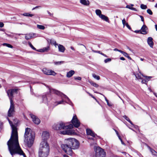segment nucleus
<instances>
[{"label": "nucleus", "mask_w": 157, "mask_h": 157, "mask_svg": "<svg viewBox=\"0 0 157 157\" xmlns=\"http://www.w3.org/2000/svg\"><path fill=\"white\" fill-rule=\"evenodd\" d=\"M119 52H120V53H122V54L124 52H123L121 50H119Z\"/></svg>", "instance_id": "4d7b16f0"}, {"label": "nucleus", "mask_w": 157, "mask_h": 157, "mask_svg": "<svg viewBox=\"0 0 157 157\" xmlns=\"http://www.w3.org/2000/svg\"><path fill=\"white\" fill-rule=\"evenodd\" d=\"M140 8L142 9H146L147 8V6L146 5H144L143 4H141L140 5Z\"/></svg>", "instance_id": "72a5a7b5"}, {"label": "nucleus", "mask_w": 157, "mask_h": 157, "mask_svg": "<svg viewBox=\"0 0 157 157\" xmlns=\"http://www.w3.org/2000/svg\"><path fill=\"white\" fill-rule=\"evenodd\" d=\"M17 93V89H12L8 90L7 91V95L10 99V107L8 111V116L12 117L14 112V103L13 102L12 98L13 95Z\"/></svg>", "instance_id": "423d86ee"}, {"label": "nucleus", "mask_w": 157, "mask_h": 157, "mask_svg": "<svg viewBox=\"0 0 157 157\" xmlns=\"http://www.w3.org/2000/svg\"><path fill=\"white\" fill-rule=\"evenodd\" d=\"M93 51L94 52H97L98 51Z\"/></svg>", "instance_id": "774afa93"}, {"label": "nucleus", "mask_w": 157, "mask_h": 157, "mask_svg": "<svg viewBox=\"0 0 157 157\" xmlns=\"http://www.w3.org/2000/svg\"><path fill=\"white\" fill-rule=\"evenodd\" d=\"M123 117L126 120L127 119L128 117H127L126 116H123Z\"/></svg>", "instance_id": "6e6d98bb"}, {"label": "nucleus", "mask_w": 157, "mask_h": 157, "mask_svg": "<svg viewBox=\"0 0 157 157\" xmlns=\"http://www.w3.org/2000/svg\"><path fill=\"white\" fill-rule=\"evenodd\" d=\"M122 23L124 27L125 25H126V27L129 29H131V28L129 25H128L127 23H126L125 19H123L122 20Z\"/></svg>", "instance_id": "b1692460"}, {"label": "nucleus", "mask_w": 157, "mask_h": 157, "mask_svg": "<svg viewBox=\"0 0 157 157\" xmlns=\"http://www.w3.org/2000/svg\"><path fill=\"white\" fill-rule=\"evenodd\" d=\"M95 13L96 15L98 16L102 20L104 21L107 22H109V19L108 17L105 15L101 14V12L100 10H95Z\"/></svg>", "instance_id": "6e6552de"}, {"label": "nucleus", "mask_w": 157, "mask_h": 157, "mask_svg": "<svg viewBox=\"0 0 157 157\" xmlns=\"http://www.w3.org/2000/svg\"><path fill=\"white\" fill-rule=\"evenodd\" d=\"M72 123L76 128H78L80 125V122L75 115L73 117L72 120Z\"/></svg>", "instance_id": "9d476101"}, {"label": "nucleus", "mask_w": 157, "mask_h": 157, "mask_svg": "<svg viewBox=\"0 0 157 157\" xmlns=\"http://www.w3.org/2000/svg\"><path fill=\"white\" fill-rule=\"evenodd\" d=\"M140 59L141 61H143L144 59L143 58H140Z\"/></svg>", "instance_id": "338daca9"}, {"label": "nucleus", "mask_w": 157, "mask_h": 157, "mask_svg": "<svg viewBox=\"0 0 157 157\" xmlns=\"http://www.w3.org/2000/svg\"><path fill=\"white\" fill-rule=\"evenodd\" d=\"M147 43L151 48H153L154 43L153 41V38L152 37H149L147 38Z\"/></svg>", "instance_id": "dca6fc26"}, {"label": "nucleus", "mask_w": 157, "mask_h": 157, "mask_svg": "<svg viewBox=\"0 0 157 157\" xmlns=\"http://www.w3.org/2000/svg\"><path fill=\"white\" fill-rule=\"evenodd\" d=\"M111 61V59L110 58H107L106 59H105L104 60V62L105 63H107L108 62H110Z\"/></svg>", "instance_id": "c9c22d12"}, {"label": "nucleus", "mask_w": 157, "mask_h": 157, "mask_svg": "<svg viewBox=\"0 0 157 157\" xmlns=\"http://www.w3.org/2000/svg\"><path fill=\"white\" fill-rule=\"evenodd\" d=\"M8 120L12 128L10 138L7 143L10 153L12 156L18 154L23 155V157H26L19 144L17 128L15 126L12 124L11 121L8 118Z\"/></svg>", "instance_id": "f257e3e1"}, {"label": "nucleus", "mask_w": 157, "mask_h": 157, "mask_svg": "<svg viewBox=\"0 0 157 157\" xmlns=\"http://www.w3.org/2000/svg\"><path fill=\"white\" fill-rule=\"evenodd\" d=\"M89 95L91 97H92L93 98H94V99H95L96 100V98H94V96H93V95H92L91 94L89 93Z\"/></svg>", "instance_id": "603ef678"}, {"label": "nucleus", "mask_w": 157, "mask_h": 157, "mask_svg": "<svg viewBox=\"0 0 157 157\" xmlns=\"http://www.w3.org/2000/svg\"><path fill=\"white\" fill-rule=\"evenodd\" d=\"M63 61H60V62H56V64H62L63 63Z\"/></svg>", "instance_id": "37998d69"}, {"label": "nucleus", "mask_w": 157, "mask_h": 157, "mask_svg": "<svg viewBox=\"0 0 157 157\" xmlns=\"http://www.w3.org/2000/svg\"><path fill=\"white\" fill-rule=\"evenodd\" d=\"M88 82L91 84V85L97 88L99 86L98 84L95 82H94L93 81H89Z\"/></svg>", "instance_id": "bb28decb"}, {"label": "nucleus", "mask_w": 157, "mask_h": 157, "mask_svg": "<svg viewBox=\"0 0 157 157\" xmlns=\"http://www.w3.org/2000/svg\"><path fill=\"white\" fill-rule=\"evenodd\" d=\"M4 46H5L8 47L13 48V46L11 44H8L4 43L3 44Z\"/></svg>", "instance_id": "473e14b6"}, {"label": "nucleus", "mask_w": 157, "mask_h": 157, "mask_svg": "<svg viewBox=\"0 0 157 157\" xmlns=\"http://www.w3.org/2000/svg\"><path fill=\"white\" fill-rule=\"evenodd\" d=\"M155 7L156 8H157V3L155 4Z\"/></svg>", "instance_id": "e2e57ef3"}, {"label": "nucleus", "mask_w": 157, "mask_h": 157, "mask_svg": "<svg viewBox=\"0 0 157 157\" xmlns=\"http://www.w3.org/2000/svg\"><path fill=\"white\" fill-rule=\"evenodd\" d=\"M60 133L63 135H73L75 134V132L73 130L70 129L60 131Z\"/></svg>", "instance_id": "9b49d317"}, {"label": "nucleus", "mask_w": 157, "mask_h": 157, "mask_svg": "<svg viewBox=\"0 0 157 157\" xmlns=\"http://www.w3.org/2000/svg\"><path fill=\"white\" fill-rule=\"evenodd\" d=\"M53 128L55 130H59V124H55L53 125Z\"/></svg>", "instance_id": "7c9ffc66"}, {"label": "nucleus", "mask_w": 157, "mask_h": 157, "mask_svg": "<svg viewBox=\"0 0 157 157\" xmlns=\"http://www.w3.org/2000/svg\"><path fill=\"white\" fill-rule=\"evenodd\" d=\"M94 150L96 157H105V152L102 149L99 147H95Z\"/></svg>", "instance_id": "0eeeda50"}, {"label": "nucleus", "mask_w": 157, "mask_h": 157, "mask_svg": "<svg viewBox=\"0 0 157 157\" xmlns=\"http://www.w3.org/2000/svg\"><path fill=\"white\" fill-rule=\"evenodd\" d=\"M80 2L85 6H88L89 4V2L88 0H80Z\"/></svg>", "instance_id": "5701e85b"}, {"label": "nucleus", "mask_w": 157, "mask_h": 157, "mask_svg": "<svg viewBox=\"0 0 157 157\" xmlns=\"http://www.w3.org/2000/svg\"><path fill=\"white\" fill-rule=\"evenodd\" d=\"M47 41L48 43H50L51 44L54 45L56 48H57V46L58 44L56 43V41L53 40L48 39L47 40Z\"/></svg>", "instance_id": "aec40b11"}, {"label": "nucleus", "mask_w": 157, "mask_h": 157, "mask_svg": "<svg viewBox=\"0 0 157 157\" xmlns=\"http://www.w3.org/2000/svg\"><path fill=\"white\" fill-rule=\"evenodd\" d=\"M150 151L152 153V154L155 156L157 155V152L155 151L154 150L150 149Z\"/></svg>", "instance_id": "f704fd0d"}, {"label": "nucleus", "mask_w": 157, "mask_h": 157, "mask_svg": "<svg viewBox=\"0 0 157 157\" xmlns=\"http://www.w3.org/2000/svg\"><path fill=\"white\" fill-rule=\"evenodd\" d=\"M147 12L150 15H152V12L150 9L147 10Z\"/></svg>", "instance_id": "58836bf2"}, {"label": "nucleus", "mask_w": 157, "mask_h": 157, "mask_svg": "<svg viewBox=\"0 0 157 157\" xmlns=\"http://www.w3.org/2000/svg\"><path fill=\"white\" fill-rule=\"evenodd\" d=\"M93 77L95 79L98 80L100 79V77L94 73H93L92 74Z\"/></svg>", "instance_id": "a878e982"}, {"label": "nucleus", "mask_w": 157, "mask_h": 157, "mask_svg": "<svg viewBox=\"0 0 157 157\" xmlns=\"http://www.w3.org/2000/svg\"><path fill=\"white\" fill-rule=\"evenodd\" d=\"M57 47L58 49V51L60 52L64 53L65 50V47L62 45L58 44Z\"/></svg>", "instance_id": "a211bd4d"}, {"label": "nucleus", "mask_w": 157, "mask_h": 157, "mask_svg": "<svg viewBox=\"0 0 157 157\" xmlns=\"http://www.w3.org/2000/svg\"><path fill=\"white\" fill-rule=\"evenodd\" d=\"M64 144H62L61 147L68 155L72 156L73 152L72 149H76L79 147V143L76 139L73 138H68L64 140Z\"/></svg>", "instance_id": "f03ea898"}, {"label": "nucleus", "mask_w": 157, "mask_h": 157, "mask_svg": "<svg viewBox=\"0 0 157 157\" xmlns=\"http://www.w3.org/2000/svg\"><path fill=\"white\" fill-rule=\"evenodd\" d=\"M120 59L121 60H125V58L123 57H121L120 58Z\"/></svg>", "instance_id": "3c124183"}, {"label": "nucleus", "mask_w": 157, "mask_h": 157, "mask_svg": "<svg viewBox=\"0 0 157 157\" xmlns=\"http://www.w3.org/2000/svg\"><path fill=\"white\" fill-rule=\"evenodd\" d=\"M116 133L119 139L120 140L121 142V144L124 145H125L124 143L123 142L122 139L121 138L120 136L119 135L118 132L116 131Z\"/></svg>", "instance_id": "2f4dec72"}, {"label": "nucleus", "mask_w": 157, "mask_h": 157, "mask_svg": "<svg viewBox=\"0 0 157 157\" xmlns=\"http://www.w3.org/2000/svg\"><path fill=\"white\" fill-rule=\"evenodd\" d=\"M105 100L107 103V105L109 106H112V105L110 104L109 103V102H108V100H107L106 99H105Z\"/></svg>", "instance_id": "c03bdc74"}, {"label": "nucleus", "mask_w": 157, "mask_h": 157, "mask_svg": "<svg viewBox=\"0 0 157 157\" xmlns=\"http://www.w3.org/2000/svg\"><path fill=\"white\" fill-rule=\"evenodd\" d=\"M74 79L76 80H80L81 79V78L80 77H74Z\"/></svg>", "instance_id": "ea45409f"}, {"label": "nucleus", "mask_w": 157, "mask_h": 157, "mask_svg": "<svg viewBox=\"0 0 157 157\" xmlns=\"http://www.w3.org/2000/svg\"><path fill=\"white\" fill-rule=\"evenodd\" d=\"M4 26V24L2 22H0V27L2 28Z\"/></svg>", "instance_id": "a19ab883"}, {"label": "nucleus", "mask_w": 157, "mask_h": 157, "mask_svg": "<svg viewBox=\"0 0 157 157\" xmlns=\"http://www.w3.org/2000/svg\"><path fill=\"white\" fill-rule=\"evenodd\" d=\"M71 49L73 50H75L74 48L73 47H72V46L71 47Z\"/></svg>", "instance_id": "bf43d9fd"}, {"label": "nucleus", "mask_w": 157, "mask_h": 157, "mask_svg": "<svg viewBox=\"0 0 157 157\" xmlns=\"http://www.w3.org/2000/svg\"><path fill=\"white\" fill-rule=\"evenodd\" d=\"M49 146L47 141H42L39 150V157H47L49 151Z\"/></svg>", "instance_id": "20e7f679"}, {"label": "nucleus", "mask_w": 157, "mask_h": 157, "mask_svg": "<svg viewBox=\"0 0 157 157\" xmlns=\"http://www.w3.org/2000/svg\"><path fill=\"white\" fill-rule=\"evenodd\" d=\"M63 157H69V156H68V155H63Z\"/></svg>", "instance_id": "052dcab7"}, {"label": "nucleus", "mask_w": 157, "mask_h": 157, "mask_svg": "<svg viewBox=\"0 0 157 157\" xmlns=\"http://www.w3.org/2000/svg\"><path fill=\"white\" fill-rule=\"evenodd\" d=\"M42 71L44 74L48 75H55L56 73L52 70H49L46 68H43L42 70Z\"/></svg>", "instance_id": "1a4fd4ad"}, {"label": "nucleus", "mask_w": 157, "mask_h": 157, "mask_svg": "<svg viewBox=\"0 0 157 157\" xmlns=\"http://www.w3.org/2000/svg\"><path fill=\"white\" fill-rule=\"evenodd\" d=\"M114 51H118L119 52V50H118V49L117 48H115L114 49Z\"/></svg>", "instance_id": "13d9d810"}, {"label": "nucleus", "mask_w": 157, "mask_h": 157, "mask_svg": "<svg viewBox=\"0 0 157 157\" xmlns=\"http://www.w3.org/2000/svg\"><path fill=\"white\" fill-rule=\"evenodd\" d=\"M36 26L37 28L40 29L44 30L45 29V27L43 25H37Z\"/></svg>", "instance_id": "c85d7f7f"}, {"label": "nucleus", "mask_w": 157, "mask_h": 157, "mask_svg": "<svg viewBox=\"0 0 157 157\" xmlns=\"http://www.w3.org/2000/svg\"><path fill=\"white\" fill-rule=\"evenodd\" d=\"M36 37V34L34 33H30L25 35V39L27 40H30L34 37Z\"/></svg>", "instance_id": "2eb2a0df"}, {"label": "nucleus", "mask_w": 157, "mask_h": 157, "mask_svg": "<svg viewBox=\"0 0 157 157\" xmlns=\"http://www.w3.org/2000/svg\"><path fill=\"white\" fill-rule=\"evenodd\" d=\"M144 77H145L146 79L147 80V81H148L152 78V77L151 76H144Z\"/></svg>", "instance_id": "4c0bfd02"}, {"label": "nucleus", "mask_w": 157, "mask_h": 157, "mask_svg": "<svg viewBox=\"0 0 157 157\" xmlns=\"http://www.w3.org/2000/svg\"><path fill=\"white\" fill-rule=\"evenodd\" d=\"M63 102V101L62 100L61 101L58 102L57 103H58V104H62Z\"/></svg>", "instance_id": "de8ad7c7"}, {"label": "nucleus", "mask_w": 157, "mask_h": 157, "mask_svg": "<svg viewBox=\"0 0 157 157\" xmlns=\"http://www.w3.org/2000/svg\"><path fill=\"white\" fill-rule=\"evenodd\" d=\"M86 133L88 135H90L93 137L95 136V134L90 129H86Z\"/></svg>", "instance_id": "412c9836"}, {"label": "nucleus", "mask_w": 157, "mask_h": 157, "mask_svg": "<svg viewBox=\"0 0 157 157\" xmlns=\"http://www.w3.org/2000/svg\"><path fill=\"white\" fill-rule=\"evenodd\" d=\"M50 50V47L49 46L46 47H44L41 49L37 50L38 51L41 52H47Z\"/></svg>", "instance_id": "6ab92c4d"}, {"label": "nucleus", "mask_w": 157, "mask_h": 157, "mask_svg": "<svg viewBox=\"0 0 157 157\" xmlns=\"http://www.w3.org/2000/svg\"><path fill=\"white\" fill-rule=\"evenodd\" d=\"M135 75L136 78L138 79H142V76L144 77V76L140 72H139V73L135 74Z\"/></svg>", "instance_id": "393cba45"}, {"label": "nucleus", "mask_w": 157, "mask_h": 157, "mask_svg": "<svg viewBox=\"0 0 157 157\" xmlns=\"http://www.w3.org/2000/svg\"><path fill=\"white\" fill-rule=\"evenodd\" d=\"M126 8H128L132 10L137 11V10L136 8H133V7H132L131 6H130L129 5H127L126 6Z\"/></svg>", "instance_id": "c756f323"}, {"label": "nucleus", "mask_w": 157, "mask_h": 157, "mask_svg": "<svg viewBox=\"0 0 157 157\" xmlns=\"http://www.w3.org/2000/svg\"><path fill=\"white\" fill-rule=\"evenodd\" d=\"M126 120L128 121L131 124L133 125L132 122L130 121V120L128 118Z\"/></svg>", "instance_id": "a18cd8bd"}, {"label": "nucleus", "mask_w": 157, "mask_h": 157, "mask_svg": "<svg viewBox=\"0 0 157 157\" xmlns=\"http://www.w3.org/2000/svg\"><path fill=\"white\" fill-rule=\"evenodd\" d=\"M129 6H131L132 7L134 6V5L133 4H130Z\"/></svg>", "instance_id": "0e129e2a"}, {"label": "nucleus", "mask_w": 157, "mask_h": 157, "mask_svg": "<svg viewBox=\"0 0 157 157\" xmlns=\"http://www.w3.org/2000/svg\"><path fill=\"white\" fill-rule=\"evenodd\" d=\"M155 26L156 30L157 31V25H155Z\"/></svg>", "instance_id": "680f3d73"}, {"label": "nucleus", "mask_w": 157, "mask_h": 157, "mask_svg": "<svg viewBox=\"0 0 157 157\" xmlns=\"http://www.w3.org/2000/svg\"><path fill=\"white\" fill-rule=\"evenodd\" d=\"M22 15L24 16L32 17L34 15L32 14L29 13H25L22 14Z\"/></svg>", "instance_id": "cd10ccee"}, {"label": "nucleus", "mask_w": 157, "mask_h": 157, "mask_svg": "<svg viewBox=\"0 0 157 157\" xmlns=\"http://www.w3.org/2000/svg\"><path fill=\"white\" fill-rule=\"evenodd\" d=\"M59 125V130L66 129L69 128H71L73 127V125L72 124H70L69 126H65V124L63 123H60Z\"/></svg>", "instance_id": "f8f14e48"}, {"label": "nucleus", "mask_w": 157, "mask_h": 157, "mask_svg": "<svg viewBox=\"0 0 157 157\" xmlns=\"http://www.w3.org/2000/svg\"><path fill=\"white\" fill-rule=\"evenodd\" d=\"M64 144H62L61 147L68 155L72 156L73 152L72 149H76L79 147V143L76 139L73 138H68L64 140Z\"/></svg>", "instance_id": "7ed1b4c3"}, {"label": "nucleus", "mask_w": 157, "mask_h": 157, "mask_svg": "<svg viewBox=\"0 0 157 157\" xmlns=\"http://www.w3.org/2000/svg\"><path fill=\"white\" fill-rule=\"evenodd\" d=\"M31 118L33 119V122L36 124H38L40 123V120L32 114H30Z\"/></svg>", "instance_id": "ddd939ff"}, {"label": "nucleus", "mask_w": 157, "mask_h": 157, "mask_svg": "<svg viewBox=\"0 0 157 157\" xmlns=\"http://www.w3.org/2000/svg\"><path fill=\"white\" fill-rule=\"evenodd\" d=\"M147 28L145 25H143L141 27L140 31H141V33L143 34H147Z\"/></svg>", "instance_id": "f3484780"}, {"label": "nucleus", "mask_w": 157, "mask_h": 157, "mask_svg": "<svg viewBox=\"0 0 157 157\" xmlns=\"http://www.w3.org/2000/svg\"><path fill=\"white\" fill-rule=\"evenodd\" d=\"M75 73V72L73 70H71L67 73L66 76L67 78H70Z\"/></svg>", "instance_id": "4be33fe9"}, {"label": "nucleus", "mask_w": 157, "mask_h": 157, "mask_svg": "<svg viewBox=\"0 0 157 157\" xmlns=\"http://www.w3.org/2000/svg\"><path fill=\"white\" fill-rule=\"evenodd\" d=\"M49 132L46 131L44 132L42 134V141L46 140L47 141V140L49 137Z\"/></svg>", "instance_id": "4468645a"}, {"label": "nucleus", "mask_w": 157, "mask_h": 157, "mask_svg": "<svg viewBox=\"0 0 157 157\" xmlns=\"http://www.w3.org/2000/svg\"><path fill=\"white\" fill-rule=\"evenodd\" d=\"M141 82L142 83H146V80H143Z\"/></svg>", "instance_id": "5fc2aeb1"}, {"label": "nucleus", "mask_w": 157, "mask_h": 157, "mask_svg": "<svg viewBox=\"0 0 157 157\" xmlns=\"http://www.w3.org/2000/svg\"><path fill=\"white\" fill-rule=\"evenodd\" d=\"M87 138L88 139H90L91 140H93V138H90V137H89L88 136L87 137Z\"/></svg>", "instance_id": "69168bd1"}, {"label": "nucleus", "mask_w": 157, "mask_h": 157, "mask_svg": "<svg viewBox=\"0 0 157 157\" xmlns=\"http://www.w3.org/2000/svg\"><path fill=\"white\" fill-rule=\"evenodd\" d=\"M29 44L30 46L33 50H35L36 49V48H34L33 46L32 45L31 43L30 42H29L28 43Z\"/></svg>", "instance_id": "e433bc0d"}, {"label": "nucleus", "mask_w": 157, "mask_h": 157, "mask_svg": "<svg viewBox=\"0 0 157 157\" xmlns=\"http://www.w3.org/2000/svg\"><path fill=\"white\" fill-rule=\"evenodd\" d=\"M35 137V134L34 132H32L30 128H26L24 135V141L28 147H30L33 145Z\"/></svg>", "instance_id": "39448f33"}, {"label": "nucleus", "mask_w": 157, "mask_h": 157, "mask_svg": "<svg viewBox=\"0 0 157 157\" xmlns=\"http://www.w3.org/2000/svg\"><path fill=\"white\" fill-rule=\"evenodd\" d=\"M126 57L128 58L129 59L131 60V58L128 55Z\"/></svg>", "instance_id": "864d4df0"}, {"label": "nucleus", "mask_w": 157, "mask_h": 157, "mask_svg": "<svg viewBox=\"0 0 157 157\" xmlns=\"http://www.w3.org/2000/svg\"><path fill=\"white\" fill-rule=\"evenodd\" d=\"M135 32L136 33H138L140 32L141 33V31H140V30H136L135 31Z\"/></svg>", "instance_id": "8fccbe9b"}, {"label": "nucleus", "mask_w": 157, "mask_h": 157, "mask_svg": "<svg viewBox=\"0 0 157 157\" xmlns=\"http://www.w3.org/2000/svg\"><path fill=\"white\" fill-rule=\"evenodd\" d=\"M100 54L106 57H107V56L105 54L103 53H100Z\"/></svg>", "instance_id": "09e8293b"}, {"label": "nucleus", "mask_w": 157, "mask_h": 157, "mask_svg": "<svg viewBox=\"0 0 157 157\" xmlns=\"http://www.w3.org/2000/svg\"><path fill=\"white\" fill-rule=\"evenodd\" d=\"M140 18L141 19V21L143 22H144V18L142 16H140Z\"/></svg>", "instance_id": "49530a36"}, {"label": "nucleus", "mask_w": 157, "mask_h": 157, "mask_svg": "<svg viewBox=\"0 0 157 157\" xmlns=\"http://www.w3.org/2000/svg\"><path fill=\"white\" fill-rule=\"evenodd\" d=\"M122 54L124 56L126 57L128 55V53L124 52Z\"/></svg>", "instance_id": "79ce46f5"}]
</instances>
